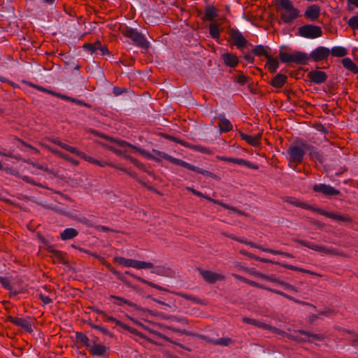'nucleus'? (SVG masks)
<instances>
[{
	"label": "nucleus",
	"mask_w": 358,
	"mask_h": 358,
	"mask_svg": "<svg viewBox=\"0 0 358 358\" xmlns=\"http://www.w3.org/2000/svg\"><path fill=\"white\" fill-rule=\"evenodd\" d=\"M330 55V50L324 46H319L313 50L309 55L304 52L294 50L292 53L280 51L278 55L279 59L283 63H294L298 65H306L311 59L315 62L324 61Z\"/></svg>",
	"instance_id": "1"
},
{
	"label": "nucleus",
	"mask_w": 358,
	"mask_h": 358,
	"mask_svg": "<svg viewBox=\"0 0 358 358\" xmlns=\"http://www.w3.org/2000/svg\"><path fill=\"white\" fill-rule=\"evenodd\" d=\"M285 201L289 203L293 206L301 207L304 209H311L317 213L324 215L327 217L331 218L336 221H341L343 222H351L352 219L349 215H338L331 212L325 211L321 208H313L310 206L301 202L299 199L294 197H286Z\"/></svg>",
	"instance_id": "2"
},
{
	"label": "nucleus",
	"mask_w": 358,
	"mask_h": 358,
	"mask_svg": "<svg viewBox=\"0 0 358 358\" xmlns=\"http://www.w3.org/2000/svg\"><path fill=\"white\" fill-rule=\"evenodd\" d=\"M278 2V10H285V12L280 13V18L285 23H291L299 15L297 8L294 7L290 0H277Z\"/></svg>",
	"instance_id": "3"
},
{
	"label": "nucleus",
	"mask_w": 358,
	"mask_h": 358,
	"mask_svg": "<svg viewBox=\"0 0 358 358\" xmlns=\"http://www.w3.org/2000/svg\"><path fill=\"white\" fill-rule=\"evenodd\" d=\"M122 34L143 49L147 50L150 45V42L145 36L142 33L138 32L136 29L126 27L122 29Z\"/></svg>",
	"instance_id": "4"
},
{
	"label": "nucleus",
	"mask_w": 358,
	"mask_h": 358,
	"mask_svg": "<svg viewBox=\"0 0 358 358\" xmlns=\"http://www.w3.org/2000/svg\"><path fill=\"white\" fill-rule=\"evenodd\" d=\"M298 34L303 38H316L322 35V31L321 27L318 26L307 24L299 27Z\"/></svg>",
	"instance_id": "5"
},
{
	"label": "nucleus",
	"mask_w": 358,
	"mask_h": 358,
	"mask_svg": "<svg viewBox=\"0 0 358 358\" xmlns=\"http://www.w3.org/2000/svg\"><path fill=\"white\" fill-rule=\"evenodd\" d=\"M295 242L298 243L299 244H300V245H303L304 247L308 248H310L311 250H313L315 251L323 252V253H324L326 255H336V256H343V254L342 252H338L336 249L327 248H326L324 246L318 245L317 244H314V243H313L311 242L306 241H303V240L297 239V240H295Z\"/></svg>",
	"instance_id": "6"
},
{
	"label": "nucleus",
	"mask_w": 358,
	"mask_h": 358,
	"mask_svg": "<svg viewBox=\"0 0 358 358\" xmlns=\"http://www.w3.org/2000/svg\"><path fill=\"white\" fill-rule=\"evenodd\" d=\"M108 140H110L111 142L117 143L120 147L121 148H131L137 152H138L141 155H143L146 158L149 159H152L155 161H159V159L157 158L155 156L152 155V154L148 152L145 150L141 149L140 148H138L125 141L123 140H115L113 138L108 137Z\"/></svg>",
	"instance_id": "7"
},
{
	"label": "nucleus",
	"mask_w": 358,
	"mask_h": 358,
	"mask_svg": "<svg viewBox=\"0 0 358 358\" xmlns=\"http://www.w3.org/2000/svg\"><path fill=\"white\" fill-rule=\"evenodd\" d=\"M287 153L289 156V160L296 164H299L303 162L305 155L304 150L297 145L289 147L287 150Z\"/></svg>",
	"instance_id": "8"
},
{
	"label": "nucleus",
	"mask_w": 358,
	"mask_h": 358,
	"mask_svg": "<svg viewBox=\"0 0 358 358\" xmlns=\"http://www.w3.org/2000/svg\"><path fill=\"white\" fill-rule=\"evenodd\" d=\"M229 35L231 43L238 48L243 49L246 47V39L238 30L231 29Z\"/></svg>",
	"instance_id": "9"
},
{
	"label": "nucleus",
	"mask_w": 358,
	"mask_h": 358,
	"mask_svg": "<svg viewBox=\"0 0 358 358\" xmlns=\"http://www.w3.org/2000/svg\"><path fill=\"white\" fill-rule=\"evenodd\" d=\"M313 189L314 192L322 193L325 196H337L340 194L338 189L326 184L315 185L313 187Z\"/></svg>",
	"instance_id": "10"
},
{
	"label": "nucleus",
	"mask_w": 358,
	"mask_h": 358,
	"mask_svg": "<svg viewBox=\"0 0 358 358\" xmlns=\"http://www.w3.org/2000/svg\"><path fill=\"white\" fill-rule=\"evenodd\" d=\"M248 323L251 324L254 326L262 328L264 329H266V330H268L272 333L276 334H280L282 336H284L286 334V333L284 331H282L280 329H278V328L273 327L268 324H266V323H264L262 322H260V321H258V320H256L254 319L248 318Z\"/></svg>",
	"instance_id": "11"
},
{
	"label": "nucleus",
	"mask_w": 358,
	"mask_h": 358,
	"mask_svg": "<svg viewBox=\"0 0 358 358\" xmlns=\"http://www.w3.org/2000/svg\"><path fill=\"white\" fill-rule=\"evenodd\" d=\"M308 78L315 84H321L327 80L328 76L324 71L313 70L308 73Z\"/></svg>",
	"instance_id": "12"
},
{
	"label": "nucleus",
	"mask_w": 358,
	"mask_h": 358,
	"mask_svg": "<svg viewBox=\"0 0 358 358\" xmlns=\"http://www.w3.org/2000/svg\"><path fill=\"white\" fill-rule=\"evenodd\" d=\"M14 324L21 327L22 329H24L25 331L28 333H31L33 331L30 317H27L26 318L17 317L16 320L14 321Z\"/></svg>",
	"instance_id": "13"
},
{
	"label": "nucleus",
	"mask_w": 358,
	"mask_h": 358,
	"mask_svg": "<svg viewBox=\"0 0 358 358\" xmlns=\"http://www.w3.org/2000/svg\"><path fill=\"white\" fill-rule=\"evenodd\" d=\"M182 167H184L187 169H189V170H191L192 171H194L196 173H201L202 174L203 176H206V177H210V178H215L216 176L210 172V171H208L207 170H204V169H200L196 166H194V165H192L190 164L189 163L185 162V161H183L182 162V164L181 166Z\"/></svg>",
	"instance_id": "14"
},
{
	"label": "nucleus",
	"mask_w": 358,
	"mask_h": 358,
	"mask_svg": "<svg viewBox=\"0 0 358 358\" xmlns=\"http://www.w3.org/2000/svg\"><path fill=\"white\" fill-rule=\"evenodd\" d=\"M302 147L307 151H308L309 156L312 160H317L320 163L323 162L322 155L317 150V149L309 144H302Z\"/></svg>",
	"instance_id": "15"
},
{
	"label": "nucleus",
	"mask_w": 358,
	"mask_h": 358,
	"mask_svg": "<svg viewBox=\"0 0 358 358\" xmlns=\"http://www.w3.org/2000/svg\"><path fill=\"white\" fill-rule=\"evenodd\" d=\"M320 15V8L317 5L308 6L304 13L306 18L310 20H316Z\"/></svg>",
	"instance_id": "16"
},
{
	"label": "nucleus",
	"mask_w": 358,
	"mask_h": 358,
	"mask_svg": "<svg viewBox=\"0 0 358 358\" xmlns=\"http://www.w3.org/2000/svg\"><path fill=\"white\" fill-rule=\"evenodd\" d=\"M199 271L201 277L208 283H214L221 278L220 275L210 271L199 269Z\"/></svg>",
	"instance_id": "17"
},
{
	"label": "nucleus",
	"mask_w": 358,
	"mask_h": 358,
	"mask_svg": "<svg viewBox=\"0 0 358 358\" xmlns=\"http://www.w3.org/2000/svg\"><path fill=\"white\" fill-rule=\"evenodd\" d=\"M221 57L224 63L229 67H234L238 63L237 56L231 52H226L223 53Z\"/></svg>",
	"instance_id": "18"
},
{
	"label": "nucleus",
	"mask_w": 358,
	"mask_h": 358,
	"mask_svg": "<svg viewBox=\"0 0 358 358\" xmlns=\"http://www.w3.org/2000/svg\"><path fill=\"white\" fill-rule=\"evenodd\" d=\"M90 353L94 357H102L107 354L108 348L101 344L92 345L91 347L88 348Z\"/></svg>",
	"instance_id": "19"
},
{
	"label": "nucleus",
	"mask_w": 358,
	"mask_h": 358,
	"mask_svg": "<svg viewBox=\"0 0 358 358\" xmlns=\"http://www.w3.org/2000/svg\"><path fill=\"white\" fill-rule=\"evenodd\" d=\"M152 152L156 155H157L158 157H161V158H163V159H166L167 161L170 162L171 163L173 164H176V165H178V166H182V162H183V160L180 159H178V158H176V157H173L164 152H161V151H159V150H155L153 149L152 150Z\"/></svg>",
	"instance_id": "20"
},
{
	"label": "nucleus",
	"mask_w": 358,
	"mask_h": 358,
	"mask_svg": "<svg viewBox=\"0 0 358 358\" xmlns=\"http://www.w3.org/2000/svg\"><path fill=\"white\" fill-rule=\"evenodd\" d=\"M267 62L265 68L271 73H274L279 67V61L277 57H274L271 55L266 58Z\"/></svg>",
	"instance_id": "21"
},
{
	"label": "nucleus",
	"mask_w": 358,
	"mask_h": 358,
	"mask_svg": "<svg viewBox=\"0 0 358 358\" xmlns=\"http://www.w3.org/2000/svg\"><path fill=\"white\" fill-rule=\"evenodd\" d=\"M287 77L281 73L275 75L270 81V85L275 88H281L287 82Z\"/></svg>",
	"instance_id": "22"
},
{
	"label": "nucleus",
	"mask_w": 358,
	"mask_h": 358,
	"mask_svg": "<svg viewBox=\"0 0 358 358\" xmlns=\"http://www.w3.org/2000/svg\"><path fill=\"white\" fill-rule=\"evenodd\" d=\"M266 290L269 291V292H271L273 293H275V294H277L278 295H280L289 300H291L296 303H299V304H302V305H306V306H310L312 307H313L314 308H316L315 306L313 305V304H310L309 303H307V302H305V301H299L298 299H294V297L281 292V291H279V290H277V289H271V288H268V287H266L265 288Z\"/></svg>",
	"instance_id": "23"
},
{
	"label": "nucleus",
	"mask_w": 358,
	"mask_h": 358,
	"mask_svg": "<svg viewBox=\"0 0 358 358\" xmlns=\"http://www.w3.org/2000/svg\"><path fill=\"white\" fill-rule=\"evenodd\" d=\"M78 235V231L73 228H66L60 233L61 239L67 241L73 238Z\"/></svg>",
	"instance_id": "24"
},
{
	"label": "nucleus",
	"mask_w": 358,
	"mask_h": 358,
	"mask_svg": "<svg viewBox=\"0 0 358 358\" xmlns=\"http://www.w3.org/2000/svg\"><path fill=\"white\" fill-rule=\"evenodd\" d=\"M268 50H270L269 47L258 45L254 47L252 52L256 56H264L267 58L270 55Z\"/></svg>",
	"instance_id": "25"
},
{
	"label": "nucleus",
	"mask_w": 358,
	"mask_h": 358,
	"mask_svg": "<svg viewBox=\"0 0 358 358\" xmlns=\"http://www.w3.org/2000/svg\"><path fill=\"white\" fill-rule=\"evenodd\" d=\"M208 342L216 345L228 346L231 343V340L228 337L220 338H210L208 339Z\"/></svg>",
	"instance_id": "26"
},
{
	"label": "nucleus",
	"mask_w": 358,
	"mask_h": 358,
	"mask_svg": "<svg viewBox=\"0 0 358 358\" xmlns=\"http://www.w3.org/2000/svg\"><path fill=\"white\" fill-rule=\"evenodd\" d=\"M342 64L343 66L352 72L353 73H358V66L357 65L354 63L351 59L350 58H344L342 59Z\"/></svg>",
	"instance_id": "27"
},
{
	"label": "nucleus",
	"mask_w": 358,
	"mask_h": 358,
	"mask_svg": "<svg viewBox=\"0 0 358 358\" xmlns=\"http://www.w3.org/2000/svg\"><path fill=\"white\" fill-rule=\"evenodd\" d=\"M54 96H57L58 98H60V99H62L63 100H66V101H71V102L76 103H77V104H78L80 106H85L90 107V105L86 103L83 101L79 100V99H76L75 98H73V97H71V96H66V95H64V94H59V93H57V92H55Z\"/></svg>",
	"instance_id": "28"
},
{
	"label": "nucleus",
	"mask_w": 358,
	"mask_h": 358,
	"mask_svg": "<svg viewBox=\"0 0 358 358\" xmlns=\"http://www.w3.org/2000/svg\"><path fill=\"white\" fill-rule=\"evenodd\" d=\"M47 208L61 215H66L67 213V207L60 203H50L47 206Z\"/></svg>",
	"instance_id": "29"
},
{
	"label": "nucleus",
	"mask_w": 358,
	"mask_h": 358,
	"mask_svg": "<svg viewBox=\"0 0 358 358\" xmlns=\"http://www.w3.org/2000/svg\"><path fill=\"white\" fill-rule=\"evenodd\" d=\"M219 127L220 131L222 132H227L230 131L232 128V125L231 122L226 118L222 117L219 121Z\"/></svg>",
	"instance_id": "30"
},
{
	"label": "nucleus",
	"mask_w": 358,
	"mask_h": 358,
	"mask_svg": "<svg viewBox=\"0 0 358 358\" xmlns=\"http://www.w3.org/2000/svg\"><path fill=\"white\" fill-rule=\"evenodd\" d=\"M330 54L334 57H343L347 55V50L343 47L336 46L330 50Z\"/></svg>",
	"instance_id": "31"
},
{
	"label": "nucleus",
	"mask_w": 358,
	"mask_h": 358,
	"mask_svg": "<svg viewBox=\"0 0 358 358\" xmlns=\"http://www.w3.org/2000/svg\"><path fill=\"white\" fill-rule=\"evenodd\" d=\"M133 263V268L136 269H146L153 268V264L150 262L134 259Z\"/></svg>",
	"instance_id": "32"
},
{
	"label": "nucleus",
	"mask_w": 358,
	"mask_h": 358,
	"mask_svg": "<svg viewBox=\"0 0 358 358\" xmlns=\"http://www.w3.org/2000/svg\"><path fill=\"white\" fill-rule=\"evenodd\" d=\"M261 138V133H258L255 135H248V144L257 147L259 145Z\"/></svg>",
	"instance_id": "33"
},
{
	"label": "nucleus",
	"mask_w": 358,
	"mask_h": 358,
	"mask_svg": "<svg viewBox=\"0 0 358 358\" xmlns=\"http://www.w3.org/2000/svg\"><path fill=\"white\" fill-rule=\"evenodd\" d=\"M115 261L120 265H122L126 267H132L133 268V259H127L122 257H115Z\"/></svg>",
	"instance_id": "34"
},
{
	"label": "nucleus",
	"mask_w": 358,
	"mask_h": 358,
	"mask_svg": "<svg viewBox=\"0 0 358 358\" xmlns=\"http://www.w3.org/2000/svg\"><path fill=\"white\" fill-rule=\"evenodd\" d=\"M76 338L78 341L83 343L87 348L91 347V343L90 342L87 336L82 332H76Z\"/></svg>",
	"instance_id": "35"
},
{
	"label": "nucleus",
	"mask_w": 358,
	"mask_h": 358,
	"mask_svg": "<svg viewBox=\"0 0 358 358\" xmlns=\"http://www.w3.org/2000/svg\"><path fill=\"white\" fill-rule=\"evenodd\" d=\"M298 332L302 335H305L320 341H322L324 339V336L321 334H311L305 330H299Z\"/></svg>",
	"instance_id": "36"
},
{
	"label": "nucleus",
	"mask_w": 358,
	"mask_h": 358,
	"mask_svg": "<svg viewBox=\"0 0 358 358\" xmlns=\"http://www.w3.org/2000/svg\"><path fill=\"white\" fill-rule=\"evenodd\" d=\"M110 298L117 301V302H114L116 305L121 306L122 303H124L129 305V306H136V305L134 303L128 301L127 299L123 297L112 295L110 296Z\"/></svg>",
	"instance_id": "37"
},
{
	"label": "nucleus",
	"mask_w": 358,
	"mask_h": 358,
	"mask_svg": "<svg viewBox=\"0 0 358 358\" xmlns=\"http://www.w3.org/2000/svg\"><path fill=\"white\" fill-rule=\"evenodd\" d=\"M210 34L214 39L218 38L220 36L219 27L216 23H212L209 27Z\"/></svg>",
	"instance_id": "38"
},
{
	"label": "nucleus",
	"mask_w": 358,
	"mask_h": 358,
	"mask_svg": "<svg viewBox=\"0 0 358 358\" xmlns=\"http://www.w3.org/2000/svg\"><path fill=\"white\" fill-rule=\"evenodd\" d=\"M132 277L135 279H136L138 281H140L144 284H146L153 288H155V289H159V290H165L162 287H160L158 285H156V284H154L153 282H150L147 280H145L139 276H137L136 275H132Z\"/></svg>",
	"instance_id": "39"
},
{
	"label": "nucleus",
	"mask_w": 358,
	"mask_h": 358,
	"mask_svg": "<svg viewBox=\"0 0 358 358\" xmlns=\"http://www.w3.org/2000/svg\"><path fill=\"white\" fill-rule=\"evenodd\" d=\"M56 144H57L62 148H63L71 153L76 154L77 156H78V153H79L80 152V151L78 150L76 148L70 146L64 143L61 142V141L56 142Z\"/></svg>",
	"instance_id": "40"
},
{
	"label": "nucleus",
	"mask_w": 358,
	"mask_h": 358,
	"mask_svg": "<svg viewBox=\"0 0 358 358\" xmlns=\"http://www.w3.org/2000/svg\"><path fill=\"white\" fill-rule=\"evenodd\" d=\"M0 284L1 286L9 291H11L10 278L0 276Z\"/></svg>",
	"instance_id": "41"
},
{
	"label": "nucleus",
	"mask_w": 358,
	"mask_h": 358,
	"mask_svg": "<svg viewBox=\"0 0 358 358\" xmlns=\"http://www.w3.org/2000/svg\"><path fill=\"white\" fill-rule=\"evenodd\" d=\"M217 15L216 10L213 6H208L206 9L205 16L206 19L212 20Z\"/></svg>",
	"instance_id": "42"
},
{
	"label": "nucleus",
	"mask_w": 358,
	"mask_h": 358,
	"mask_svg": "<svg viewBox=\"0 0 358 358\" xmlns=\"http://www.w3.org/2000/svg\"><path fill=\"white\" fill-rule=\"evenodd\" d=\"M52 255L55 259H56L59 262L62 264L66 263V260L64 258L63 254L61 251L54 250H52Z\"/></svg>",
	"instance_id": "43"
},
{
	"label": "nucleus",
	"mask_w": 358,
	"mask_h": 358,
	"mask_svg": "<svg viewBox=\"0 0 358 358\" xmlns=\"http://www.w3.org/2000/svg\"><path fill=\"white\" fill-rule=\"evenodd\" d=\"M100 314L103 315V319L106 322H115L116 324V325L120 326V327L121 325H123V323L122 322L117 320L115 318H114L112 316H108V315H106L103 311H100Z\"/></svg>",
	"instance_id": "44"
},
{
	"label": "nucleus",
	"mask_w": 358,
	"mask_h": 358,
	"mask_svg": "<svg viewBox=\"0 0 358 358\" xmlns=\"http://www.w3.org/2000/svg\"><path fill=\"white\" fill-rule=\"evenodd\" d=\"M29 86H31V87L38 90V91H41V92H45L47 94H51V95H53L55 94V92L50 90H48V89H46L42 86H40V85H35V84H33V83H29Z\"/></svg>",
	"instance_id": "45"
},
{
	"label": "nucleus",
	"mask_w": 358,
	"mask_h": 358,
	"mask_svg": "<svg viewBox=\"0 0 358 358\" xmlns=\"http://www.w3.org/2000/svg\"><path fill=\"white\" fill-rule=\"evenodd\" d=\"M348 24L352 29H358V16H352L350 18Z\"/></svg>",
	"instance_id": "46"
},
{
	"label": "nucleus",
	"mask_w": 358,
	"mask_h": 358,
	"mask_svg": "<svg viewBox=\"0 0 358 358\" xmlns=\"http://www.w3.org/2000/svg\"><path fill=\"white\" fill-rule=\"evenodd\" d=\"M152 270L151 271V273H156L157 275H165L167 274V270L164 267L157 266L152 268Z\"/></svg>",
	"instance_id": "47"
},
{
	"label": "nucleus",
	"mask_w": 358,
	"mask_h": 358,
	"mask_svg": "<svg viewBox=\"0 0 358 358\" xmlns=\"http://www.w3.org/2000/svg\"><path fill=\"white\" fill-rule=\"evenodd\" d=\"M226 160L228 162L238 164L241 166H246V160L243 159L229 157V158H227Z\"/></svg>",
	"instance_id": "48"
},
{
	"label": "nucleus",
	"mask_w": 358,
	"mask_h": 358,
	"mask_svg": "<svg viewBox=\"0 0 358 358\" xmlns=\"http://www.w3.org/2000/svg\"><path fill=\"white\" fill-rule=\"evenodd\" d=\"M91 327L94 329H96L102 332L105 335L112 336L109 331L103 327L96 324H91Z\"/></svg>",
	"instance_id": "49"
},
{
	"label": "nucleus",
	"mask_w": 358,
	"mask_h": 358,
	"mask_svg": "<svg viewBox=\"0 0 358 358\" xmlns=\"http://www.w3.org/2000/svg\"><path fill=\"white\" fill-rule=\"evenodd\" d=\"M97 42L94 44H85L84 48L88 50H90L92 53L97 52L99 50V48L97 47Z\"/></svg>",
	"instance_id": "50"
},
{
	"label": "nucleus",
	"mask_w": 358,
	"mask_h": 358,
	"mask_svg": "<svg viewBox=\"0 0 358 358\" xmlns=\"http://www.w3.org/2000/svg\"><path fill=\"white\" fill-rule=\"evenodd\" d=\"M78 156L81 157L82 159H84L87 162H89L94 164H95L96 160V159H94L93 157L87 155L86 154H85L83 152H80L79 153H78Z\"/></svg>",
	"instance_id": "51"
},
{
	"label": "nucleus",
	"mask_w": 358,
	"mask_h": 358,
	"mask_svg": "<svg viewBox=\"0 0 358 358\" xmlns=\"http://www.w3.org/2000/svg\"><path fill=\"white\" fill-rule=\"evenodd\" d=\"M261 277L264 279V280H266L268 281H270V282H275V283H278L280 285V282H281V280L277 279L274 275H262Z\"/></svg>",
	"instance_id": "52"
},
{
	"label": "nucleus",
	"mask_w": 358,
	"mask_h": 358,
	"mask_svg": "<svg viewBox=\"0 0 358 358\" xmlns=\"http://www.w3.org/2000/svg\"><path fill=\"white\" fill-rule=\"evenodd\" d=\"M127 89L124 87H113V93L115 96H120L123 94V92H126Z\"/></svg>",
	"instance_id": "53"
},
{
	"label": "nucleus",
	"mask_w": 358,
	"mask_h": 358,
	"mask_svg": "<svg viewBox=\"0 0 358 358\" xmlns=\"http://www.w3.org/2000/svg\"><path fill=\"white\" fill-rule=\"evenodd\" d=\"M38 297L40 299L42 300L43 305H47L50 303H52V300L49 296L44 295L42 293H40L38 294Z\"/></svg>",
	"instance_id": "54"
},
{
	"label": "nucleus",
	"mask_w": 358,
	"mask_h": 358,
	"mask_svg": "<svg viewBox=\"0 0 358 358\" xmlns=\"http://www.w3.org/2000/svg\"><path fill=\"white\" fill-rule=\"evenodd\" d=\"M97 47L99 48V50L101 52V55H109V51L108 48L106 46L102 45L101 42L97 41Z\"/></svg>",
	"instance_id": "55"
},
{
	"label": "nucleus",
	"mask_w": 358,
	"mask_h": 358,
	"mask_svg": "<svg viewBox=\"0 0 358 358\" xmlns=\"http://www.w3.org/2000/svg\"><path fill=\"white\" fill-rule=\"evenodd\" d=\"M288 338L292 341H298V342H312L310 340H308L306 338H301L298 336L294 335H288Z\"/></svg>",
	"instance_id": "56"
},
{
	"label": "nucleus",
	"mask_w": 358,
	"mask_h": 358,
	"mask_svg": "<svg viewBox=\"0 0 358 358\" xmlns=\"http://www.w3.org/2000/svg\"><path fill=\"white\" fill-rule=\"evenodd\" d=\"M120 327H123L125 330H127L134 334L138 335V336L141 335V333L138 330H136L134 328H131L127 324H123V325H121Z\"/></svg>",
	"instance_id": "57"
},
{
	"label": "nucleus",
	"mask_w": 358,
	"mask_h": 358,
	"mask_svg": "<svg viewBox=\"0 0 358 358\" xmlns=\"http://www.w3.org/2000/svg\"><path fill=\"white\" fill-rule=\"evenodd\" d=\"M280 285L283 286L285 289H290L295 292H298V290L296 289V288L294 286H293L287 282H285L284 281L281 280V282H280Z\"/></svg>",
	"instance_id": "58"
},
{
	"label": "nucleus",
	"mask_w": 358,
	"mask_h": 358,
	"mask_svg": "<svg viewBox=\"0 0 358 358\" xmlns=\"http://www.w3.org/2000/svg\"><path fill=\"white\" fill-rule=\"evenodd\" d=\"M107 148L110 150H111L112 152H113L114 153H115L116 155H119V156H122L123 155V151L122 150H118L116 148H115L114 146H112V145H108L107 146Z\"/></svg>",
	"instance_id": "59"
},
{
	"label": "nucleus",
	"mask_w": 358,
	"mask_h": 358,
	"mask_svg": "<svg viewBox=\"0 0 358 358\" xmlns=\"http://www.w3.org/2000/svg\"><path fill=\"white\" fill-rule=\"evenodd\" d=\"M111 272L115 275H116V277L120 280L121 281H123V282H126L125 281V279L124 278V276L120 273V272L117 271L116 269L115 268H112L111 270Z\"/></svg>",
	"instance_id": "60"
},
{
	"label": "nucleus",
	"mask_w": 358,
	"mask_h": 358,
	"mask_svg": "<svg viewBox=\"0 0 358 358\" xmlns=\"http://www.w3.org/2000/svg\"><path fill=\"white\" fill-rule=\"evenodd\" d=\"M135 166L138 167V169H141V170H144L145 169V166L143 164H142L141 162H139L138 159H134L132 160V162H131Z\"/></svg>",
	"instance_id": "61"
},
{
	"label": "nucleus",
	"mask_w": 358,
	"mask_h": 358,
	"mask_svg": "<svg viewBox=\"0 0 358 358\" xmlns=\"http://www.w3.org/2000/svg\"><path fill=\"white\" fill-rule=\"evenodd\" d=\"M334 313V310L330 308H325L323 311H320L319 315H325V316H329L331 314Z\"/></svg>",
	"instance_id": "62"
},
{
	"label": "nucleus",
	"mask_w": 358,
	"mask_h": 358,
	"mask_svg": "<svg viewBox=\"0 0 358 358\" xmlns=\"http://www.w3.org/2000/svg\"><path fill=\"white\" fill-rule=\"evenodd\" d=\"M282 266L284 268H286L287 269L292 270V271H299V272L301 271V268L293 266V265L283 264H282Z\"/></svg>",
	"instance_id": "63"
},
{
	"label": "nucleus",
	"mask_w": 358,
	"mask_h": 358,
	"mask_svg": "<svg viewBox=\"0 0 358 358\" xmlns=\"http://www.w3.org/2000/svg\"><path fill=\"white\" fill-rule=\"evenodd\" d=\"M58 154L62 157L63 158L71 162L73 164H76V165H78V162L76 159H73L71 158H70L69 157L67 156V155L66 154H63V153H61L59 152H58Z\"/></svg>",
	"instance_id": "64"
}]
</instances>
